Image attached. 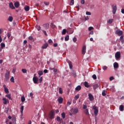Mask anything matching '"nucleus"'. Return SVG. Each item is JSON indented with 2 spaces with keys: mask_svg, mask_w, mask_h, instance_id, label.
Listing matches in <instances>:
<instances>
[{
  "mask_svg": "<svg viewBox=\"0 0 124 124\" xmlns=\"http://www.w3.org/2000/svg\"><path fill=\"white\" fill-rule=\"evenodd\" d=\"M93 110H94V114L95 115V116H97L98 115V109L97 108V107L95 106H93Z\"/></svg>",
  "mask_w": 124,
  "mask_h": 124,
  "instance_id": "nucleus-1",
  "label": "nucleus"
},
{
  "mask_svg": "<svg viewBox=\"0 0 124 124\" xmlns=\"http://www.w3.org/2000/svg\"><path fill=\"white\" fill-rule=\"evenodd\" d=\"M49 118L50 120H53L55 118V112L53 111H51L49 114Z\"/></svg>",
  "mask_w": 124,
  "mask_h": 124,
  "instance_id": "nucleus-2",
  "label": "nucleus"
},
{
  "mask_svg": "<svg viewBox=\"0 0 124 124\" xmlns=\"http://www.w3.org/2000/svg\"><path fill=\"white\" fill-rule=\"evenodd\" d=\"M115 57L117 60L121 59V52L120 51H117L115 54Z\"/></svg>",
  "mask_w": 124,
  "mask_h": 124,
  "instance_id": "nucleus-3",
  "label": "nucleus"
},
{
  "mask_svg": "<svg viewBox=\"0 0 124 124\" xmlns=\"http://www.w3.org/2000/svg\"><path fill=\"white\" fill-rule=\"evenodd\" d=\"M112 12L113 14L115 15L116 14V12H117V5L115 4V5H113L112 6Z\"/></svg>",
  "mask_w": 124,
  "mask_h": 124,
  "instance_id": "nucleus-4",
  "label": "nucleus"
},
{
  "mask_svg": "<svg viewBox=\"0 0 124 124\" xmlns=\"http://www.w3.org/2000/svg\"><path fill=\"white\" fill-rule=\"evenodd\" d=\"M9 74H10V72H9V71H7L6 72L5 75V78L6 81L9 80Z\"/></svg>",
  "mask_w": 124,
  "mask_h": 124,
  "instance_id": "nucleus-5",
  "label": "nucleus"
},
{
  "mask_svg": "<svg viewBox=\"0 0 124 124\" xmlns=\"http://www.w3.org/2000/svg\"><path fill=\"white\" fill-rule=\"evenodd\" d=\"M123 33V31H120V30H117L116 31H115V34H117V35H118L119 36H121V35H122Z\"/></svg>",
  "mask_w": 124,
  "mask_h": 124,
  "instance_id": "nucleus-6",
  "label": "nucleus"
},
{
  "mask_svg": "<svg viewBox=\"0 0 124 124\" xmlns=\"http://www.w3.org/2000/svg\"><path fill=\"white\" fill-rule=\"evenodd\" d=\"M71 112H73V114L74 115L75 114H77L78 113V108H72L71 110Z\"/></svg>",
  "mask_w": 124,
  "mask_h": 124,
  "instance_id": "nucleus-7",
  "label": "nucleus"
},
{
  "mask_svg": "<svg viewBox=\"0 0 124 124\" xmlns=\"http://www.w3.org/2000/svg\"><path fill=\"white\" fill-rule=\"evenodd\" d=\"M88 96H89V99L90 101H93V99H94V98L93 97V96L92 93H89L88 94Z\"/></svg>",
  "mask_w": 124,
  "mask_h": 124,
  "instance_id": "nucleus-8",
  "label": "nucleus"
},
{
  "mask_svg": "<svg viewBox=\"0 0 124 124\" xmlns=\"http://www.w3.org/2000/svg\"><path fill=\"white\" fill-rule=\"evenodd\" d=\"M2 100H3V104H5V105L9 102V101L8 100V99H6V98H3L2 99Z\"/></svg>",
  "mask_w": 124,
  "mask_h": 124,
  "instance_id": "nucleus-9",
  "label": "nucleus"
},
{
  "mask_svg": "<svg viewBox=\"0 0 124 124\" xmlns=\"http://www.w3.org/2000/svg\"><path fill=\"white\" fill-rule=\"evenodd\" d=\"M33 81L34 84H38V78L36 77H34L33 78Z\"/></svg>",
  "mask_w": 124,
  "mask_h": 124,
  "instance_id": "nucleus-10",
  "label": "nucleus"
},
{
  "mask_svg": "<svg viewBox=\"0 0 124 124\" xmlns=\"http://www.w3.org/2000/svg\"><path fill=\"white\" fill-rule=\"evenodd\" d=\"M43 27L45 29V30H48V29H49V24L46 23L43 25Z\"/></svg>",
  "mask_w": 124,
  "mask_h": 124,
  "instance_id": "nucleus-11",
  "label": "nucleus"
},
{
  "mask_svg": "<svg viewBox=\"0 0 124 124\" xmlns=\"http://www.w3.org/2000/svg\"><path fill=\"white\" fill-rule=\"evenodd\" d=\"M58 101L60 104H62V101H63V98L62 97H59Z\"/></svg>",
  "mask_w": 124,
  "mask_h": 124,
  "instance_id": "nucleus-12",
  "label": "nucleus"
},
{
  "mask_svg": "<svg viewBox=\"0 0 124 124\" xmlns=\"http://www.w3.org/2000/svg\"><path fill=\"white\" fill-rule=\"evenodd\" d=\"M86 46H83L82 49V53L83 55H85V54H86Z\"/></svg>",
  "mask_w": 124,
  "mask_h": 124,
  "instance_id": "nucleus-13",
  "label": "nucleus"
},
{
  "mask_svg": "<svg viewBox=\"0 0 124 124\" xmlns=\"http://www.w3.org/2000/svg\"><path fill=\"white\" fill-rule=\"evenodd\" d=\"M3 87L4 89V92L6 93H9V91L8 90V88H6L5 85H3Z\"/></svg>",
  "mask_w": 124,
  "mask_h": 124,
  "instance_id": "nucleus-14",
  "label": "nucleus"
},
{
  "mask_svg": "<svg viewBox=\"0 0 124 124\" xmlns=\"http://www.w3.org/2000/svg\"><path fill=\"white\" fill-rule=\"evenodd\" d=\"M9 6L10 8H11V9H15V7H14V5H13V2H10L9 4Z\"/></svg>",
  "mask_w": 124,
  "mask_h": 124,
  "instance_id": "nucleus-15",
  "label": "nucleus"
},
{
  "mask_svg": "<svg viewBox=\"0 0 124 124\" xmlns=\"http://www.w3.org/2000/svg\"><path fill=\"white\" fill-rule=\"evenodd\" d=\"M67 62L69 64L70 69H72V62H71L70 61H68Z\"/></svg>",
  "mask_w": 124,
  "mask_h": 124,
  "instance_id": "nucleus-16",
  "label": "nucleus"
},
{
  "mask_svg": "<svg viewBox=\"0 0 124 124\" xmlns=\"http://www.w3.org/2000/svg\"><path fill=\"white\" fill-rule=\"evenodd\" d=\"M14 5L16 8H18L19 6H20V3H19L18 1H16L14 3Z\"/></svg>",
  "mask_w": 124,
  "mask_h": 124,
  "instance_id": "nucleus-17",
  "label": "nucleus"
},
{
  "mask_svg": "<svg viewBox=\"0 0 124 124\" xmlns=\"http://www.w3.org/2000/svg\"><path fill=\"white\" fill-rule=\"evenodd\" d=\"M114 68H118L119 67V64L118 62H115L113 64Z\"/></svg>",
  "mask_w": 124,
  "mask_h": 124,
  "instance_id": "nucleus-18",
  "label": "nucleus"
},
{
  "mask_svg": "<svg viewBox=\"0 0 124 124\" xmlns=\"http://www.w3.org/2000/svg\"><path fill=\"white\" fill-rule=\"evenodd\" d=\"M82 89V87H81V86L80 85H78L76 88L75 90L76 91H78V92H79V91H81V89Z\"/></svg>",
  "mask_w": 124,
  "mask_h": 124,
  "instance_id": "nucleus-19",
  "label": "nucleus"
},
{
  "mask_svg": "<svg viewBox=\"0 0 124 124\" xmlns=\"http://www.w3.org/2000/svg\"><path fill=\"white\" fill-rule=\"evenodd\" d=\"M48 45L47 43H45V44H44L43 45V46H42V49H46V48H47V47H48Z\"/></svg>",
  "mask_w": 124,
  "mask_h": 124,
  "instance_id": "nucleus-20",
  "label": "nucleus"
},
{
  "mask_svg": "<svg viewBox=\"0 0 124 124\" xmlns=\"http://www.w3.org/2000/svg\"><path fill=\"white\" fill-rule=\"evenodd\" d=\"M50 27L53 30L57 28V26H56L53 23L50 24Z\"/></svg>",
  "mask_w": 124,
  "mask_h": 124,
  "instance_id": "nucleus-21",
  "label": "nucleus"
},
{
  "mask_svg": "<svg viewBox=\"0 0 124 124\" xmlns=\"http://www.w3.org/2000/svg\"><path fill=\"white\" fill-rule=\"evenodd\" d=\"M84 86L86 87V88H90V85H89V83L87 81L84 82Z\"/></svg>",
  "mask_w": 124,
  "mask_h": 124,
  "instance_id": "nucleus-22",
  "label": "nucleus"
},
{
  "mask_svg": "<svg viewBox=\"0 0 124 124\" xmlns=\"http://www.w3.org/2000/svg\"><path fill=\"white\" fill-rule=\"evenodd\" d=\"M119 110H120V111H121L122 112H123V111H124V105H121L120 106Z\"/></svg>",
  "mask_w": 124,
  "mask_h": 124,
  "instance_id": "nucleus-23",
  "label": "nucleus"
},
{
  "mask_svg": "<svg viewBox=\"0 0 124 124\" xmlns=\"http://www.w3.org/2000/svg\"><path fill=\"white\" fill-rule=\"evenodd\" d=\"M120 40L121 42V43H122V44H124V36H121L120 37Z\"/></svg>",
  "mask_w": 124,
  "mask_h": 124,
  "instance_id": "nucleus-24",
  "label": "nucleus"
},
{
  "mask_svg": "<svg viewBox=\"0 0 124 124\" xmlns=\"http://www.w3.org/2000/svg\"><path fill=\"white\" fill-rule=\"evenodd\" d=\"M24 9H25V11H29V10H30V6H26L24 7Z\"/></svg>",
  "mask_w": 124,
  "mask_h": 124,
  "instance_id": "nucleus-25",
  "label": "nucleus"
},
{
  "mask_svg": "<svg viewBox=\"0 0 124 124\" xmlns=\"http://www.w3.org/2000/svg\"><path fill=\"white\" fill-rule=\"evenodd\" d=\"M35 28H36V29L37 30V31H40V30H41V27H40L39 26L36 25L35 26Z\"/></svg>",
  "mask_w": 124,
  "mask_h": 124,
  "instance_id": "nucleus-26",
  "label": "nucleus"
},
{
  "mask_svg": "<svg viewBox=\"0 0 124 124\" xmlns=\"http://www.w3.org/2000/svg\"><path fill=\"white\" fill-rule=\"evenodd\" d=\"M21 100L22 102H25V101L26 100V98H25V96H22L21 97Z\"/></svg>",
  "mask_w": 124,
  "mask_h": 124,
  "instance_id": "nucleus-27",
  "label": "nucleus"
},
{
  "mask_svg": "<svg viewBox=\"0 0 124 124\" xmlns=\"http://www.w3.org/2000/svg\"><path fill=\"white\" fill-rule=\"evenodd\" d=\"M24 106H22L20 108V112L21 113V115H23V111H24Z\"/></svg>",
  "mask_w": 124,
  "mask_h": 124,
  "instance_id": "nucleus-28",
  "label": "nucleus"
},
{
  "mask_svg": "<svg viewBox=\"0 0 124 124\" xmlns=\"http://www.w3.org/2000/svg\"><path fill=\"white\" fill-rule=\"evenodd\" d=\"M98 88V85L97 84H95L93 86V90H96Z\"/></svg>",
  "mask_w": 124,
  "mask_h": 124,
  "instance_id": "nucleus-29",
  "label": "nucleus"
},
{
  "mask_svg": "<svg viewBox=\"0 0 124 124\" xmlns=\"http://www.w3.org/2000/svg\"><path fill=\"white\" fill-rule=\"evenodd\" d=\"M0 46L1 49H2L3 48H4V47H5V44L2 43L0 44Z\"/></svg>",
  "mask_w": 124,
  "mask_h": 124,
  "instance_id": "nucleus-30",
  "label": "nucleus"
},
{
  "mask_svg": "<svg viewBox=\"0 0 124 124\" xmlns=\"http://www.w3.org/2000/svg\"><path fill=\"white\" fill-rule=\"evenodd\" d=\"M113 19H109L108 21V24H112L113 23Z\"/></svg>",
  "mask_w": 124,
  "mask_h": 124,
  "instance_id": "nucleus-31",
  "label": "nucleus"
},
{
  "mask_svg": "<svg viewBox=\"0 0 124 124\" xmlns=\"http://www.w3.org/2000/svg\"><path fill=\"white\" fill-rule=\"evenodd\" d=\"M68 40H69V35H67L65 37V41H68Z\"/></svg>",
  "mask_w": 124,
  "mask_h": 124,
  "instance_id": "nucleus-32",
  "label": "nucleus"
},
{
  "mask_svg": "<svg viewBox=\"0 0 124 124\" xmlns=\"http://www.w3.org/2000/svg\"><path fill=\"white\" fill-rule=\"evenodd\" d=\"M84 113L85 114H86L87 115H89V109H86L84 110Z\"/></svg>",
  "mask_w": 124,
  "mask_h": 124,
  "instance_id": "nucleus-33",
  "label": "nucleus"
},
{
  "mask_svg": "<svg viewBox=\"0 0 124 124\" xmlns=\"http://www.w3.org/2000/svg\"><path fill=\"white\" fill-rule=\"evenodd\" d=\"M38 74L40 76H41V75H43V71H39Z\"/></svg>",
  "mask_w": 124,
  "mask_h": 124,
  "instance_id": "nucleus-34",
  "label": "nucleus"
},
{
  "mask_svg": "<svg viewBox=\"0 0 124 124\" xmlns=\"http://www.w3.org/2000/svg\"><path fill=\"white\" fill-rule=\"evenodd\" d=\"M8 20L10 22H12V21H13V17L12 16H9L8 18Z\"/></svg>",
  "mask_w": 124,
  "mask_h": 124,
  "instance_id": "nucleus-35",
  "label": "nucleus"
},
{
  "mask_svg": "<svg viewBox=\"0 0 124 124\" xmlns=\"http://www.w3.org/2000/svg\"><path fill=\"white\" fill-rule=\"evenodd\" d=\"M41 31H43V32H44V33L46 36H48V34H47V32H46V31H45L42 29L41 30Z\"/></svg>",
  "mask_w": 124,
  "mask_h": 124,
  "instance_id": "nucleus-36",
  "label": "nucleus"
},
{
  "mask_svg": "<svg viewBox=\"0 0 124 124\" xmlns=\"http://www.w3.org/2000/svg\"><path fill=\"white\" fill-rule=\"evenodd\" d=\"M61 115L62 116V119H65V113L62 112Z\"/></svg>",
  "mask_w": 124,
  "mask_h": 124,
  "instance_id": "nucleus-37",
  "label": "nucleus"
},
{
  "mask_svg": "<svg viewBox=\"0 0 124 124\" xmlns=\"http://www.w3.org/2000/svg\"><path fill=\"white\" fill-rule=\"evenodd\" d=\"M92 78L93 79H94V80H96V79L97 78L95 74L93 75Z\"/></svg>",
  "mask_w": 124,
  "mask_h": 124,
  "instance_id": "nucleus-38",
  "label": "nucleus"
},
{
  "mask_svg": "<svg viewBox=\"0 0 124 124\" xmlns=\"http://www.w3.org/2000/svg\"><path fill=\"white\" fill-rule=\"evenodd\" d=\"M57 122H60V121H62V119H61V117H60L59 116H58L57 117Z\"/></svg>",
  "mask_w": 124,
  "mask_h": 124,
  "instance_id": "nucleus-39",
  "label": "nucleus"
},
{
  "mask_svg": "<svg viewBox=\"0 0 124 124\" xmlns=\"http://www.w3.org/2000/svg\"><path fill=\"white\" fill-rule=\"evenodd\" d=\"M6 97H8L9 99L11 100V95L10 94L6 95Z\"/></svg>",
  "mask_w": 124,
  "mask_h": 124,
  "instance_id": "nucleus-40",
  "label": "nucleus"
},
{
  "mask_svg": "<svg viewBox=\"0 0 124 124\" xmlns=\"http://www.w3.org/2000/svg\"><path fill=\"white\" fill-rule=\"evenodd\" d=\"M66 33V30L63 29L62 31V34H65Z\"/></svg>",
  "mask_w": 124,
  "mask_h": 124,
  "instance_id": "nucleus-41",
  "label": "nucleus"
},
{
  "mask_svg": "<svg viewBox=\"0 0 124 124\" xmlns=\"http://www.w3.org/2000/svg\"><path fill=\"white\" fill-rule=\"evenodd\" d=\"M21 71L23 72V73H27V69H22Z\"/></svg>",
  "mask_w": 124,
  "mask_h": 124,
  "instance_id": "nucleus-42",
  "label": "nucleus"
},
{
  "mask_svg": "<svg viewBox=\"0 0 124 124\" xmlns=\"http://www.w3.org/2000/svg\"><path fill=\"white\" fill-rule=\"evenodd\" d=\"M93 30H94V28L93 27H90L88 28V31H93Z\"/></svg>",
  "mask_w": 124,
  "mask_h": 124,
  "instance_id": "nucleus-43",
  "label": "nucleus"
},
{
  "mask_svg": "<svg viewBox=\"0 0 124 124\" xmlns=\"http://www.w3.org/2000/svg\"><path fill=\"white\" fill-rule=\"evenodd\" d=\"M59 93L61 94L62 93V88H59Z\"/></svg>",
  "mask_w": 124,
  "mask_h": 124,
  "instance_id": "nucleus-44",
  "label": "nucleus"
},
{
  "mask_svg": "<svg viewBox=\"0 0 124 124\" xmlns=\"http://www.w3.org/2000/svg\"><path fill=\"white\" fill-rule=\"evenodd\" d=\"M107 68H108V67L106 66H104L102 67V69H103V70H107Z\"/></svg>",
  "mask_w": 124,
  "mask_h": 124,
  "instance_id": "nucleus-45",
  "label": "nucleus"
},
{
  "mask_svg": "<svg viewBox=\"0 0 124 124\" xmlns=\"http://www.w3.org/2000/svg\"><path fill=\"white\" fill-rule=\"evenodd\" d=\"M74 4V0H71L70 5H73Z\"/></svg>",
  "mask_w": 124,
  "mask_h": 124,
  "instance_id": "nucleus-46",
  "label": "nucleus"
},
{
  "mask_svg": "<svg viewBox=\"0 0 124 124\" xmlns=\"http://www.w3.org/2000/svg\"><path fill=\"white\" fill-rule=\"evenodd\" d=\"M79 94H77V95H76L75 96V99L76 100H77V99H78V98H79Z\"/></svg>",
  "mask_w": 124,
  "mask_h": 124,
  "instance_id": "nucleus-47",
  "label": "nucleus"
},
{
  "mask_svg": "<svg viewBox=\"0 0 124 124\" xmlns=\"http://www.w3.org/2000/svg\"><path fill=\"white\" fill-rule=\"evenodd\" d=\"M102 94L103 96H105V95H106V93H105V91H103Z\"/></svg>",
  "mask_w": 124,
  "mask_h": 124,
  "instance_id": "nucleus-48",
  "label": "nucleus"
},
{
  "mask_svg": "<svg viewBox=\"0 0 124 124\" xmlns=\"http://www.w3.org/2000/svg\"><path fill=\"white\" fill-rule=\"evenodd\" d=\"M39 82L40 83H42V81H43V78L41 77L39 79Z\"/></svg>",
  "mask_w": 124,
  "mask_h": 124,
  "instance_id": "nucleus-49",
  "label": "nucleus"
},
{
  "mask_svg": "<svg viewBox=\"0 0 124 124\" xmlns=\"http://www.w3.org/2000/svg\"><path fill=\"white\" fill-rule=\"evenodd\" d=\"M10 81H11L13 83H14V77H12L11 78H10Z\"/></svg>",
  "mask_w": 124,
  "mask_h": 124,
  "instance_id": "nucleus-50",
  "label": "nucleus"
},
{
  "mask_svg": "<svg viewBox=\"0 0 124 124\" xmlns=\"http://www.w3.org/2000/svg\"><path fill=\"white\" fill-rule=\"evenodd\" d=\"M28 39L29 40H33V37L31 36H29Z\"/></svg>",
  "mask_w": 124,
  "mask_h": 124,
  "instance_id": "nucleus-51",
  "label": "nucleus"
},
{
  "mask_svg": "<svg viewBox=\"0 0 124 124\" xmlns=\"http://www.w3.org/2000/svg\"><path fill=\"white\" fill-rule=\"evenodd\" d=\"M27 43H28V41L27 40H25L23 42L24 46H25V45H26V44H27Z\"/></svg>",
  "mask_w": 124,
  "mask_h": 124,
  "instance_id": "nucleus-52",
  "label": "nucleus"
},
{
  "mask_svg": "<svg viewBox=\"0 0 124 124\" xmlns=\"http://www.w3.org/2000/svg\"><path fill=\"white\" fill-rule=\"evenodd\" d=\"M87 108V106H86V105H83V109H85L86 110V109H88V108Z\"/></svg>",
  "mask_w": 124,
  "mask_h": 124,
  "instance_id": "nucleus-53",
  "label": "nucleus"
},
{
  "mask_svg": "<svg viewBox=\"0 0 124 124\" xmlns=\"http://www.w3.org/2000/svg\"><path fill=\"white\" fill-rule=\"evenodd\" d=\"M73 41H74V42H76V41H77V38L76 37H74Z\"/></svg>",
  "mask_w": 124,
  "mask_h": 124,
  "instance_id": "nucleus-54",
  "label": "nucleus"
},
{
  "mask_svg": "<svg viewBox=\"0 0 124 124\" xmlns=\"http://www.w3.org/2000/svg\"><path fill=\"white\" fill-rule=\"evenodd\" d=\"M80 2L81 4H85V0H81Z\"/></svg>",
  "mask_w": 124,
  "mask_h": 124,
  "instance_id": "nucleus-55",
  "label": "nucleus"
},
{
  "mask_svg": "<svg viewBox=\"0 0 124 124\" xmlns=\"http://www.w3.org/2000/svg\"><path fill=\"white\" fill-rule=\"evenodd\" d=\"M112 80H114V77H110L109 78V81H112Z\"/></svg>",
  "mask_w": 124,
  "mask_h": 124,
  "instance_id": "nucleus-56",
  "label": "nucleus"
},
{
  "mask_svg": "<svg viewBox=\"0 0 124 124\" xmlns=\"http://www.w3.org/2000/svg\"><path fill=\"white\" fill-rule=\"evenodd\" d=\"M86 15H92V14L90 12H86Z\"/></svg>",
  "mask_w": 124,
  "mask_h": 124,
  "instance_id": "nucleus-57",
  "label": "nucleus"
},
{
  "mask_svg": "<svg viewBox=\"0 0 124 124\" xmlns=\"http://www.w3.org/2000/svg\"><path fill=\"white\" fill-rule=\"evenodd\" d=\"M7 36H8V38H9V37H10V36H11V33H8Z\"/></svg>",
  "mask_w": 124,
  "mask_h": 124,
  "instance_id": "nucleus-58",
  "label": "nucleus"
},
{
  "mask_svg": "<svg viewBox=\"0 0 124 124\" xmlns=\"http://www.w3.org/2000/svg\"><path fill=\"white\" fill-rule=\"evenodd\" d=\"M48 43H49V44L53 43V41H52V40H51V39H49V40H48Z\"/></svg>",
  "mask_w": 124,
  "mask_h": 124,
  "instance_id": "nucleus-59",
  "label": "nucleus"
},
{
  "mask_svg": "<svg viewBox=\"0 0 124 124\" xmlns=\"http://www.w3.org/2000/svg\"><path fill=\"white\" fill-rule=\"evenodd\" d=\"M44 4H45V5H49V2L45 1Z\"/></svg>",
  "mask_w": 124,
  "mask_h": 124,
  "instance_id": "nucleus-60",
  "label": "nucleus"
},
{
  "mask_svg": "<svg viewBox=\"0 0 124 124\" xmlns=\"http://www.w3.org/2000/svg\"><path fill=\"white\" fill-rule=\"evenodd\" d=\"M44 73H48V70H47V69H45V70H44Z\"/></svg>",
  "mask_w": 124,
  "mask_h": 124,
  "instance_id": "nucleus-61",
  "label": "nucleus"
},
{
  "mask_svg": "<svg viewBox=\"0 0 124 124\" xmlns=\"http://www.w3.org/2000/svg\"><path fill=\"white\" fill-rule=\"evenodd\" d=\"M54 47H58V43H55L53 45Z\"/></svg>",
  "mask_w": 124,
  "mask_h": 124,
  "instance_id": "nucleus-62",
  "label": "nucleus"
},
{
  "mask_svg": "<svg viewBox=\"0 0 124 124\" xmlns=\"http://www.w3.org/2000/svg\"><path fill=\"white\" fill-rule=\"evenodd\" d=\"M73 76H74V77H76V72H74L73 73Z\"/></svg>",
  "mask_w": 124,
  "mask_h": 124,
  "instance_id": "nucleus-63",
  "label": "nucleus"
},
{
  "mask_svg": "<svg viewBox=\"0 0 124 124\" xmlns=\"http://www.w3.org/2000/svg\"><path fill=\"white\" fill-rule=\"evenodd\" d=\"M121 12H122V13L123 14H124V9H122L121 10Z\"/></svg>",
  "mask_w": 124,
  "mask_h": 124,
  "instance_id": "nucleus-64",
  "label": "nucleus"
}]
</instances>
